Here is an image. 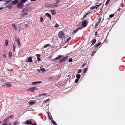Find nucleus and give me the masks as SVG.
Listing matches in <instances>:
<instances>
[{
  "mask_svg": "<svg viewBox=\"0 0 125 125\" xmlns=\"http://www.w3.org/2000/svg\"><path fill=\"white\" fill-rule=\"evenodd\" d=\"M36 56H37V57H39L40 56V55L39 54H37L36 55Z\"/></svg>",
  "mask_w": 125,
  "mask_h": 125,
  "instance_id": "nucleus-55",
  "label": "nucleus"
},
{
  "mask_svg": "<svg viewBox=\"0 0 125 125\" xmlns=\"http://www.w3.org/2000/svg\"><path fill=\"white\" fill-rule=\"evenodd\" d=\"M96 52V51H93L92 52L91 56H93V55H94V54Z\"/></svg>",
  "mask_w": 125,
  "mask_h": 125,
  "instance_id": "nucleus-40",
  "label": "nucleus"
},
{
  "mask_svg": "<svg viewBox=\"0 0 125 125\" xmlns=\"http://www.w3.org/2000/svg\"><path fill=\"white\" fill-rule=\"evenodd\" d=\"M58 37L61 39L63 40L64 38L65 35L64 33L62 31H60L58 34Z\"/></svg>",
  "mask_w": 125,
  "mask_h": 125,
  "instance_id": "nucleus-3",
  "label": "nucleus"
},
{
  "mask_svg": "<svg viewBox=\"0 0 125 125\" xmlns=\"http://www.w3.org/2000/svg\"><path fill=\"white\" fill-rule=\"evenodd\" d=\"M47 94V93H43V94H39V96H41L42 95V96H44V95H45Z\"/></svg>",
  "mask_w": 125,
  "mask_h": 125,
  "instance_id": "nucleus-29",
  "label": "nucleus"
},
{
  "mask_svg": "<svg viewBox=\"0 0 125 125\" xmlns=\"http://www.w3.org/2000/svg\"><path fill=\"white\" fill-rule=\"evenodd\" d=\"M19 31H21L22 30V28L21 27H20L19 28Z\"/></svg>",
  "mask_w": 125,
  "mask_h": 125,
  "instance_id": "nucleus-54",
  "label": "nucleus"
},
{
  "mask_svg": "<svg viewBox=\"0 0 125 125\" xmlns=\"http://www.w3.org/2000/svg\"><path fill=\"white\" fill-rule=\"evenodd\" d=\"M68 58V56H66L62 58L60 60L59 62H63L65 61Z\"/></svg>",
  "mask_w": 125,
  "mask_h": 125,
  "instance_id": "nucleus-8",
  "label": "nucleus"
},
{
  "mask_svg": "<svg viewBox=\"0 0 125 125\" xmlns=\"http://www.w3.org/2000/svg\"><path fill=\"white\" fill-rule=\"evenodd\" d=\"M51 14L53 15H55L56 14V11L55 10H50Z\"/></svg>",
  "mask_w": 125,
  "mask_h": 125,
  "instance_id": "nucleus-13",
  "label": "nucleus"
},
{
  "mask_svg": "<svg viewBox=\"0 0 125 125\" xmlns=\"http://www.w3.org/2000/svg\"><path fill=\"white\" fill-rule=\"evenodd\" d=\"M88 69V68H85L84 69L83 71V73H85L87 71V70Z\"/></svg>",
  "mask_w": 125,
  "mask_h": 125,
  "instance_id": "nucleus-22",
  "label": "nucleus"
},
{
  "mask_svg": "<svg viewBox=\"0 0 125 125\" xmlns=\"http://www.w3.org/2000/svg\"><path fill=\"white\" fill-rule=\"evenodd\" d=\"M59 0H56V3H59Z\"/></svg>",
  "mask_w": 125,
  "mask_h": 125,
  "instance_id": "nucleus-53",
  "label": "nucleus"
},
{
  "mask_svg": "<svg viewBox=\"0 0 125 125\" xmlns=\"http://www.w3.org/2000/svg\"><path fill=\"white\" fill-rule=\"evenodd\" d=\"M22 15L21 16L24 17L28 14L27 10L25 9H23L21 11Z\"/></svg>",
  "mask_w": 125,
  "mask_h": 125,
  "instance_id": "nucleus-4",
  "label": "nucleus"
},
{
  "mask_svg": "<svg viewBox=\"0 0 125 125\" xmlns=\"http://www.w3.org/2000/svg\"><path fill=\"white\" fill-rule=\"evenodd\" d=\"M95 42H96L95 39H93L92 42V44H91V45H92V44H94V43H95Z\"/></svg>",
  "mask_w": 125,
  "mask_h": 125,
  "instance_id": "nucleus-23",
  "label": "nucleus"
},
{
  "mask_svg": "<svg viewBox=\"0 0 125 125\" xmlns=\"http://www.w3.org/2000/svg\"><path fill=\"white\" fill-rule=\"evenodd\" d=\"M7 70L8 71H10V70H9V69H7Z\"/></svg>",
  "mask_w": 125,
  "mask_h": 125,
  "instance_id": "nucleus-64",
  "label": "nucleus"
},
{
  "mask_svg": "<svg viewBox=\"0 0 125 125\" xmlns=\"http://www.w3.org/2000/svg\"><path fill=\"white\" fill-rule=\"evenodd\" d=\"M71 37H69L65 40V42H68L71 40Z\"/></svg>",
  "mask_w": 125,
  "mask_h": 125,
  "instance_id": "nucleus-20",
  "label": "nucleus"
},
{
  "mask_svg": "<svg viewBox=\"0 0 125 125\" xmlns=\"http://www.w3.org/2000/svg\"><path fill=\"white\" fill-rule=\"evenodd\" d=\"M62 57L61 55H59L58 56L56 57L55 59V60H58L59 59H60L61 57Z\"/></svg>",
  "mask_w": 125,
  "mask_h": 125,
  "instance_id": "nucleus-18",
  "label": "nucleus"
},
{
  "mask_svg": "<svg viewBox=\"0 0 125 125\" xmlns=\"http://www.w3.org/2000/svg\"><path fill=\"white\" fill-rule=\"evenodd\" d=\"M59 27V25H58V24L57 23H56L54 27L55 28H56V27Z\"/></svg>",
  "mask_w": 125,
  "mask_h": 125,
  "instance_id": "nucleus-42",
  "label": "nucleus"
},
{
  "mask_svg": "<svg viewBox=\"0 0 125 125\" xmlns=\"http://www.w3.org/2000/svg\"><path fill=\"white\" fill-rule=\"evenodd\" d=\"M37 59L39 61H40L41 60V59L39 58V57H37Z\"/></svg>",
  "mask_w": 125,
  "mask_h": 125,
  "instance_id": "nucleus-56",
  "label": "nucleus"
},
{
  "mask_svg": "<svg viewBox=\"0 0 125 125\" xmlns=\"http://www.w3.org/2000/svg\"><path fill=\"white\" fill-rule=\"evenodd\" d=\"M6 55L5 54H4L3 55V57L4 58H5L6 57Z\"/></svg>",
  "mask_w": 125,
  "mask_h": 125,
  "instance_id": "nucleus-57",
  "label": "nucleus"
},
{
  "mask_svg": "<svg viewBox=\"0 0 125 125\" xmlns=\"http://www.w3.org/2000/svg\"><path fill=\"white\" fill-rule=\"evenodd\" d=\"M9 57H11L12 56V53L10 52H9Z\"/></svg>",
  "mask_w": 125,
  "mask_h": 125,
  "instance_id": "nucleus-37",
  "label": "nucleus"
},
{
  "mask_svg": "<svg viewBox=\"0 0 125 125\" xmlns=\"http://www.w3.org/2000/svg\"><path fill=\"white\" fill-rule=\"evenodd\" d=\"M40 70L42 72H45V69L42 67H40Z\"/></svg>",
  "mask_w": 125,
  "mask_h": 125,
  "instance_id": "nucleus-21",
  "label": "nucleus"
},
{
  "mask_svg": "<svg viewBox=\"0 0 125 125\" xmlns=\"http://www.w3.org/2000/svg\"><path fill=\"white\" fill-rule=\"evenodd\" d=\"M87 24V23L85 21H83L82 23V25L83 27H85Z\"/></svg>",
  "mask_w": 125,
  "mask_h": 125,
  "instance_id": "nucleus-10",
  "label": "nucleus"
},
{
  "mask_svg": "<svg viewBox=\"0 0 125 125\" xmlns=\"http://www.w3.org/2000/svg\"><path fill=\"white\" fill-rule=\"evenodd\" d=\"M76 77L77 79H79L81 77V75L80 74H77L76 75Z\"/></svg>",
  "mask_w": 125,
  "mask_h": 125,
  "instance_id": "nucleus-24",
  "label": "nucleus"
},
{
  "mask_svg": "<svg viewBox=\"0 0 125 125\" xmlns=\"http://www.w3.org/2000/svg\"><path fill=\"white\" fill-rule=\"evenodd\" d=\"M11 85L10 82H7L4 85V86H6L7 87H9L11 86Z\"/></svg>",
  "mask_w": 125,
  "mask_h": 125,
  "instance_id": "nucleus-9",
  "label": "nucleus"
},
{
  "mask_svg": "<svg viewBox=\"0 0 125 125\" xmlns=\"http://www.w3.org/2000/svg\"><path fill=\"white\" fill-rule=\"evenodd\" d=\"M114 14H111L109 16V17L110 18H112L114 17Z\"/></svg>",
  "mask_w": 125,
  "mask_h": 125,
  "instance_id": "nucleus-34",
  "label": "nucleus"
},
{
  "mask_svg": "<svg viewBox=\"0 0 125 125\" xmlns=\"http://www.w3.org/2000/svg\"><path fill=\"white\" fill-rule=\"evenodd\" d=\"M1 125H7V124L6 123H3V124Z\"/></svg>",
  "mask_w": 125,
  "mask_h": 125,
  "instance_id": "nucleus-58",
  "label": "nucleus"
},
{
  "mask_svg": "<svg viewBox=\"0 0 125 125\" xmlns=\"http://www.w3.org/2000/svg\"><path fill=\"white\" fill-rule=\"evenodd\" d=\"M95 9V8L94 6L90 8V9L91 10H94Z\"/></svg>",
  "mask_w": 125,
  "mask_h": 125,
  "instance_id": "nucleus-45",
  "label": "nucleus"
},
{
  "mask_svg": "<svg viewBox=\"0 0 125 125\" xmlns=\"http://www.w3.org/2000/svg\"><path fill=\"white\" fill-rule=\"evenodd\" d=\"M28 61L29 62H32V59L31 57L28 58Z\"/></svg>",
  "mask_w": 125,
  "mask_h": 125,
  "instance_id": "nucleus-16",
  "label": "nucleus"
},
{
  "mask_svg": "<svg viewBox=\"0 0 125 125\" xmlns=\"http://www.w3.org/2000/svg\"><path fill=\"white\" fill-rule=\"evenodd\" d=\"M50 46H51L50 44H45L44 45L43 47L44 48H46L47 47H49Z\"/></svg>",
  "mask_w": 125,
  "mask_h": 125,
  "instance_id": "nucleus-26",
  "label": "nucleus"
},
{
  "mask_svg": "<svg viewBox=\"0 0 125 125\" xmlns=\"http://www.w3.org/2000/svg\"><path fill=\"white\" fill-rule=\"evenodd\" d=\"M8 41L7 40L5 41V45L6 46H8Z\"/></svg>",
  "mask_w": 125,
  "mask_h": 125,
  "instance_id": "nucleus-30",
  "label": "nucleus"
},
{
  "mask_svg": "<svg viewBox=\"0 0 125 125\" xmlns=\"http://www.w3.org/2000/svg\"><path fill=\"white\" fill-rule=\"evenodd\" d=\"M52 124H54V125H55V124H56L55 122L53 120H52Z\"/></svg>",
  "mask_w": 125,
  "mask_h": 125,
  "instance_id": "nucleus-49",
  "label": "nucleus"
},
{
  "mask_svg": "<svg viewBox=\"0 0 125 125\" xmlns=\"http://www.w3.org/2000/svg\"><path fill=\"white\" fill-rule=\"evenodd\" d=\"M19 123L18 122H15L13 125H18L19 124Z\"/></svg>",
  "mask_w": 125,
  "mask_h": 125,
  "instance_id": "nucleus-31",
  "label": "nucleus"
},
{
  "mask_svg": "<svg viewBox=\"0 0 125 125\" xmlns=\"http://www.w3.org/2000/svg\"><path fill=\"white\" fill-rule=\"evenodd\" d=\"M9 121V119L8 117L5 118L3 121V123H6L7 122Z\"/></svg>",
  "mask_w": 125,
  "mask_h": 125,
  "instance_id": "nucleus-14",
  "label": "nucleus"
},
{
  "mask_svg": "<svg viewBox=\"0 0 125 125\" xmlns=\"http://www.w3.org/2000/svg\"><path fill=\"white\" fill-rule=\"evenodd\" d=\"M37 89V87H32L29 88L28 89V91L31 92H33Z\"/></svg>",
  "mask_w": 125,
  "mask_h": 125,
  "instance_id": "nucleus-5",
  "label": "nucleus"
},
{
  "mask_svg": "<svg viewBox=\"0 0 125 125\" xmlns=\"http://www.w3.org/2000/svg\"><path fill=\"white\" fill-rule=\"evenodd\" d=\"M31 125H36V124L35 123H32L31 124Z\"/></svg>",
  "mask_w": 125,
  "mask_h": 125,
  "instance_id": "nucleus-59",
  "label": "nucleus"
},
{
  "mask_svg": "<svg viewBox=\"0 0 125 125\" xmlns=\"http://www.w3.org/2000/svg\"><path fill=\"white\" fill-rule=\"evenodd\" d=\"M72 58H70L69 59L68 61L69 62H72Z\"/></svg>",
  "mask_w": 125,
  "mask_h": 125,
  "instance_id": "nucleus-47",
  "label": "nucleus"
},
{
  "mask_svg": "<svg viewBox=\"0 0 125 125\" xmlns=\"http://www.w3.org/2000/svg\"><path fill=\"white\" fill-rule=\"evenodd\" d=\"M100 4H99V5L95 6L94 7L95 9H97L98 7H99V6L100 5Z\"/></svg>",
  "mask_w": 125,
  "mask_h": 125,
  "instance_id": "nucleus-36",
  "label": "nucleus"
},
{
  "mask_svg": "<svg viewBox=\"0 0 125 125\" xmlns=\"http://www.w3.org/2000/svg\"><path fill=\"white\" fill-rule=\"evenodd\" d=\"M82 28H79L76 29L74 30L73 32V33H76L79 30H81Z\"/></svg>",
  "mask_w": 125,
  "mask_h": 125,
  "instance_id": "nucleus-12",
  "label": "nucleus"
},
{
  "mask_svg": "<svg viewBox=\"0 0 125 125\" xmlns=\"http://www.w3.org/2000/svg\"><path fill=\"white\" fill-rule=\"evenodd\" d=\"M101 44V42H99L98 44L95 45V47H98Z\"/></svg>",
  "mask_w": 125,
  "mask_h": 125,
  "instance_id": "nucleus-33",
  "label": "nucleus"
},
{
  "mask_svg": "<svg viewBox=\"0 0 125 125\" xmlns=\"http://www.w3.org/2000/svg\"><path fill=\"white\" fill-rule=\"evenodd\" d=\"M2 9V8H0V10H1Z\"/></svg>",
  "mask_w": 125,
  "mask_h": 125,
  "instance_id": "nucleus-62",
  "label": "nucleus"
},
{
  "mask_svg": "<svg viewBox=\"0 0 125 125\" xmlns=\"http://www.w3.org/2000/svg\"><path fill=\"white\" fill-rule=\"evenodd\" d=\"M121 10V8H119V9H118L117 10L118 11H120V10Z\"/></svg>",
  "mask_w": 125,
  "mask_h": 125,
  "instance_id": "nucleus-60",
  "label": "nucleus"
},
{
  "mask_svg": "<svg viewBox=\"0 0 125 125\" xmlns=\"http://www.w3.org/2000/svg\"><path fill=\"white\" fill-rule=\"evenodd\" d=\"M54 78V77L53 76H51L49 78V80H50L51 79H53Z\"/></svg>",
  "mask_w": 125,
  "mask_h": 125,
  "instance_id": "nucleus-41",
  "label": "nucleus"
},
{
  "mask_svg": "<svg viewBox=\"0 0 125 125\" xmlns=\"http://www.w3.org/2000/svg\"><path fill=\"white\" fill-rule=\"evenodd\" d=\"M43 18L41 17L40 18V21L41 22H43Z\"/></svg>",
  "mask_w": 125,
  "mask_h": 125,
  "instance_id": "nucleus-48",
  "label": "nucleus"
},
{
  "mask_svg": "<svg viewBox=\"0 0 125 125\" xmlns=\"http://www.w3.org/2000/svg\"><path fill=\"white\" fill-rule=\"evenodd\" d=\"M23 6L22 3L21 2H20L17 4V7L18 8L21 9L23 7Z\"/></svg>",
  "mask_w": 125,
  "mask_h": 125,
  "instance_id": "nucleus-7",
  "label": "nucleus"
},
{
  "mask_svg": "<svg viewBox=\"0 0 125 125\" xmlns=\"http://www.w3.org/2000/svg\"><path fill=\"white\" fill-rule=\"evenodd\" d=\"M35 121L32 119H29L27 120L26 121L23 122V124H31L32 123L35 122Z\"/></svg>",
  "mask_w": 125,
  "mask_h": 125,
  "instance_id": "nucleus-2",
  "label": "nucleus"
},
{
  "mask_svg": "<svg viewBox=\"0 0 125 125\" xmlns=\"http://www.w3.org/2000/svg\"><path fill=\"white\" fill-rule=\"evenodd\" d=\"M40 115V116H41V119H42V115H40L39 114V115Z\"/></svg>",
  "mask_w": 125,
  "mask_h": 125,
  "instance_id": "nucleus-61",
  "label": "nucleus"
},
{
  "mask_svg": "<svg viewBox=\"0 0 125 125\" xmlns=\"http://www.w3.org/2000/svg\"><path fill=\"white\" fill-rule=\"evenodd\" d=\"M49 99H48L45 101H43V102H42V103L43 104V103H45L46 102H47V101H49Z\"/></svg>",
  "mask_w": 125,
  "mask_h": 125,
  "instance_id": "nucleus-38",
  "label": "nucleus"
},
{
  "mask_svg": "<svg viewBox=\"0 0 125 125\" xmlns=\"http://www.w3.org/2000/svg\"><path fill=\"white\" fill-rule=\"evenodd\" d=\"M101 17H100V18H99L98 19L99 21H98V22H99V23H100V21H101Z\"/></svg>",
  "mask_w": 125,
  "mask_h": 125,
  "instance_id": "nucleus-51",
  "label": "nucleus"
},
{
  "mask_svg": "<svg viewBox=\"0 0 125 125\" xmlns=\"http://www.w3.org/2000/svg\"><path fill=\"white\" fill-rule=\"evenodd\" d=\"M86 65V64L85 63H84L82 65V67H84V66H85Z\"/></svg>",
  "mask_w": 125,
  "mask_h": 125,
  "instance_id": "nucleus-50",
  "label": "nucleus"
},
{
  "mask_svg": "<svg viewBox=\"0 0 125 125\" xmlns=\"http://www.w3.org/2000/svg\"><path fill=\"white\" fill-rule=\"evenodd\" d=\"M15 41L17 42L18 46L19 47H20L21 46V45L20 42V39L19 38L17 39L16 37H15Z\"/></svg>",
  "mask_w": 125,
  "mask_h": 125,
  "instance_id": "nucleus-6",
  "label": "nucleus"
},
{
  "mask_svg": "<svg viewBox=\"0 0 125 125\" xmlns=\"http://www.w3.org/2000/svg\"><path fill=\"white\" fill-rule=\"evenodd\" d=\"M45 15L47 16L50 19V20L51 19V16L50 14L48 13H46L45 14Z\"/></svg>",
  "mask_w": 125,
  "mask_h": 125,
  "instance_id": "nucleus-17",
  "label": "nucleus"
},
{
  "mask_svg": "<svg viewBox=\"0 0 125 125\" xmlns=\"http://www.w3.org/2000/svg\"><path fill=\"white\" fill-rule=\"evenodd\" d=\"M82 71V70L81 69H80L78 70L77 72V73H80Z\"/></svg>",
  "mask_w": 125,
  "mask_h": 125,
  "instance_id": "nucleus-44",
  "label": "nucleus"
},
{
  "mask_svg": "<svg viewBox=\"0 0 125 125\" xmlns=\"http://www.w3.org/2000/svg\"><path fill=\"white\" fill-rule=\"evenodd\" d=\"M48 116L49 117V119H50V120H51L52 119V118L49 115Z\"/></svg>",
  "mask_w": 125,
  "mask_h": 125,
  "instance_id": "nucleus-52",
  "label": "nucleus"
},
{
  "mask_svg": "<svg viewBox=\"0 0 125 125\" xmlns=\"http://www.w3.org/2000/svg\"><path fill=\"white\" fill-rule=\"evenodd\" d=\"M26 0H21V1L23 3H24L26 2Z\"/></svg>",
  "mask_w": 125,
  "mask_h": 125,
  "instance_id": "nucleus-46",
  "label": "nucleus"
},
{
  "mask_svg": "<svg viewBox=\"0 0 125 125\" xmlns=\"http://www.w3.org/2000/svg\"><path fill=\"white\" fill-rule=\"evenodd\" d=\"M110 0H107L105 3V5L106 6L110 1Z\"/></svg>",
  "mask_w": 125,
  "mask_h": 125,
  "instance_id": "nucleus-28",
  "label": "nucleus"
},
{
  "mask_svg": "<svg viewBox=\"0 0 125 125\" xmlns=\"http://www.w3.org/2000/svg\"><path fill=\"white\" fill-rule=\"evenodd\" d=\"M29 104L30 105H33L35 103V102L33 101H29Z\"/></svg>",
  "mask_w": 125,
  "mask_h": 125,
  "instance_id": "nucleus-25",
  "label": "nucleus"
},
{
  "mask_svg": "<svg viewBox=\"0 0 125 125\" xmlns=\"http://www.w3.org/2000/svg\"><path fill=\"white\" fill-rule=\"evenodd\" d=\"M45 6L46 7L54 8L58 7V6L55 3H54L52 4H46Z\"/></svg>",
  "mask_w": 125,
  "mask_h": 125,
  "instance_id": "nucleus-1",
  "label": "nucleus"
},
{
  "mask_svg": "<svg viewBox=\"0 0 125 125\" xmlns=\"http://www.w3.org/2000/svg\"><path fill=\"white\" fill-rule=\"evenodd\" d=\"M12 25L13 27H14V29L16 30H17V27L16 26L15 24L14 23H12Z\"/></svg>",
  "mask_w": 125,
  "mask_h": 125,
  "instance_id": "nucleus-19",
  "label": "nucleus"
},
{
  "mask_svg": "<svg viewBox=\"0 0 125 125\" xmlns=\"http://www.w3.org/2000/svg\"><path fill=\"white\" fill-rule=\"evenodd\" d=\"M89 13H86V14H85L84 15V17H83V18H85V17H86V16L88 14H89Z\"/></svg>",
  "mask_w": 125,
  "mask_h": 125,
  "instance_id": "nucleus-39",
  "label": "nucleus"
},
{
  "mask_svg": "<svg viewBox=\"0 0 125 125\" xmlns=\"http://www.w3.org/2000/svg\"><path fill=\"white\" fill-rule=\"evenodd\" d=\"M79 80V79H76L75 80V83H77L78 82V81Z\"/></svg>",
  "mask_w": 125,
  "mask_h": 125,
  "instance_id": "nucleus-43",
  "label": "nucleus"
},
{
  "mask_svg": "<svg viewBox=\"0 0 125 125\" xmlns=\"http://www.w3.org/2000/svg\"><path fill=\"white\" fill-rule=\"evenodd\" d=\"M47 113H48V115L49 116V112H48Z\"/></svg>",
  "mask_w": 125,
  "mask_h": 125,
  "instance_id": "nucleus-63",
  "label": "nucleus"
},
{
  "mask_svg": "<svg viewBox=\"0 0 125 125\" xmlns=\"http://www.w3.org/2000/svg\"><path fill=\"white\" fill-rule=\"evenodd\" d=\"M18 2V1L17 0H15L12 1L11 2V3L12 5H14L17 3Z\"/></svg>",
  "mask_w": 125,
  "mask_h": 125,
  "instance_id": "nucleus-15",
  "label": "nucleus"
},
{
  "mask_svg": "<svg viewBox=\"0 0 125 125\" xmlns=\"http://www.w3.org/2000/svg\"><path fill=\"white\" fill-rule=\"evenodd\" d=\"M99 22H97L96 23L95 25V27H96V26H97L99 24Z\"/></svg>",
  "mask_w": 125,
  "mask_h": 125,
  "instance_id": "nucleus-35",
  "label": "nucleus"
},
{
  "mask_svg": "<svg viewBox=\"0 0 125 125\" xmlns=\"http://www.w3.org/2000/svg\"><path fill=\"white\" fill-rule=\"evenodd\" d=\"M13 115H11V116L8 117V118L9 119H11V118H13Z\"/></svg>",
  "mask_w": 125,
  "mask_h": 125,
  "instance_id": "nucleus-32",
  "label": "nucleus"
},
{
  "mask_svg": "<svg viewBox=\"0 0 125 125\" xmlns=\"http://www.w3.org/2000/svg\"><path fill=\"white\" fill-rule=\"evenodd\" d=\"M42 83L41 81H38L32 82L31 83V84L33 85L37 84L40 83Z\"/></svg>",
  "mask_w": 125,
  "mask_h": 125,
  "instance_id": "nucleus-11",
  "label": "nucleus"
},
{
  "mask_svg": "<svg viewBox=\"0 0 125 125\" xmlns=\"http://www.w3.org/2000/svg\"><path fill=\"white\" fill-rule=\"evenodd\" d=\"M13 50L14 52H15V44H13Z\"/></svg>",
  "mask_w": 125,
  "mask_h": 125,
  "instance_id": "nucleus-27",
  "label": "nucleus"
}]
</instances>
